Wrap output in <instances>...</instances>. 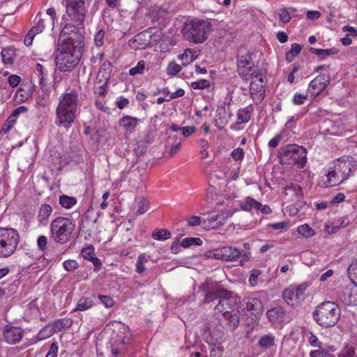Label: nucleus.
Returning a JSON list of instances; mask_svg holds the SVG:
<instances>
[{
	"mask_svg": "<svg viewBox=\"0 0 357 357\" xmlns=\"http://www.w3.org/2000/svg\"><path fill=\"white\" fill-rule=\"evenodd\" d=\"M307 98V94L296 92L293 97V103L296 105H303Z\"/></svg>",
	"mask_w": 357,
	"mask_h": 357,
	"instance_id": "obj_61",
	"label": "nucleus"
},
{
	"mask_svg": "<svg viewBox=\"0 0 357 357\" xmlns=\"http://www.w3.org/2000/svg\"><path fill=\"white\" fill-rule=\"evenodd\" d=\"M52 327L55 333H59L63 330H67L71 328L73 320L71 318L63 317L57 319L53 321L52 323Z\"/></svg>",
	"mask_w": 357,
	"mask_h": 357,
	"instance_id": "obj_28",
	"label": "nucleus"
},
{
	"mask_svg": "<svg viewBox=\"0 0 357 357\" xmlns=\"http://www.w3.org/2000/svg\"><path fill=\"white\" fill-rule=\"evenodd\" d=\"M220 291H207L205 295L204 303H209L211 302L218 301Z\"/></svg>",
	"mask_w": 357,
	"mask_h": 357,
	"instance_id": "obj_56",
	"label": "nucleus"
},
{
	"mask_svg": "<svg viewBox=\"0 0 357 357\" xmlns=\"http://www.w3.org/2000/svg\"><path fill=\"white\" fill-rule=\"evenodd\" d=\"M310 52L311 54H314L318 56L320 60H324L328 56L335 55L337 54L339 52V50L335 47L327 50L310 47Z\"/></svg>",
	"mask_w": 357,
	"mask_h": 357,
	"instance_id": "obj_30",
	"label": "nucleus"
},
{
	"mask_svg": "<svg viewBox=\"0 0 357 357\" xmlns=\"http://www.w3.org/2000/svg\"><path fill=\"white\" fill-rule=\"evenodd\" d=\"M266 317L272 325L275 326H281L290 321L289 316L280 306H276L268 310Z\"/></svg>",
	"mask_w": 357,
	"mask_h": 357,
	"instance_id": "obj_14",
	"label": "nucleus"
},
{
	"mask_svg": "<svg viewBox=\"0 0 357 357\" xmlns=\"http://www.w3.org/2000/svg\"><path fill=\"white\" fill-rule=\"evenodd\" d=\"M26 112L27 107L25 106H20L16 108L7 119V120L3 123L1 130V133L6 134L8 132L16 123L18 115L21 113H24Z\"/></svg>",
	"mask_w": 357,
	"mask_h": 357,
	"instance_id": "obj_22",
	"label": "nucleus"
},
{
	"mask_svg": "<svg viewBox=\"0 0 357 357\" xmlns=\"http://www.w3.org/2000/svg\"><path fill=\"white\" fill-rule=\"evenodd\" d=\"M260 206V202L251 197H247L240 203V206L243 211L250 212L252 209L257 210Z\"/></svg>",
	"mask_w": 357,
	"mask_h": 357,
	"instance_id": "obj_31",
	"label": "nucleus"
},
{
	"mask_svg": "<svg viewBox=\"0 0 357 357\" xmlns=\"http://www.w3.org/2000/svg\"><path fill=\"white\" fill-rule=\"evenodd\" d=\"M250 93L255 104H260L265 98L266 79L262 72L257 70L250 73Z\"/></svg>",
	"mask_w": 357,
	"mask_h": 357,
	"instance_id": "obj_9",
	"label": "nucleus"
},
{
	"mask_svg": "<svg viewBox=\"0 0 357 357\" xmlns=\"http://www.w3.org/2000/svg\"><path fill=\"white\" fill-rule=\"evenodd\" d=\"M198 54L196 51L191 49H186L181 54L178 55V59L181 60L183 66H185L193 62L197 57Z\"/></svg>",
	"mask_w": 357,
	"mask_h": 357,
	"instance_id": "obj_32",
	"label": "nucleus"
},
{
	"mask_svg": "<svg viewBox=\"0 0 357 357\" xmlns=\"http://www.w3.org/2000/svg\"><path fill=\"white\" fill-rule=\"evenodd\" d=\"M338 357H357L354 347L351 344L345 345L339 353Z\"/></svg>",
	"mask_w": 357,
	"mask_h": 357,
	"instance_id": "obj_46",
	"label": "nucleus"
},
{
	"mask_svg": "<svg viewBox=\"0 0 357 357\" xmlns=\"http://www.w3.org/2000/svg\"><path fill=\"white\" fill-rule=\"evenodd\" d=\"M170 139H174V143L170 147V153L173 155L180 150L181 142L176 135H174L172 137H170Z\"/></svg>",
	"mask_w": 357,
	"mask_h": 357,
	"instance_id": "obj_62",
	"label": "nucleus"
},
{
	"mask_svg": "<svg viewBox=\"0 0 357 357\" xmlns=\"http://www.w3.org/2000/svg\"><path fill=\"white\" fill-rule=\"evenodd\" d=\"M341 315L338 305L333 301H324L319 304L312 313L314 321L323 328L336 325Z\"/></svg>",
	"mask_w": 357,
	"mask_h": 357,
	"instance_id": "obj_6",
	"label": "nucleus"
},
{
	"mask_svg": "<svg viewBox=\"0 0 357 357\" xmlns=\"http://www.w3.org/2000/svg\"><path fill=\"white\" fill-rule=\"evenodd\" d=\"M330 82L331 77L328 74L319 75L310 82L307 93L315 98L326 89Z\"/></svg>",
	"mask_w": 357,
	"mask_h": 357,
	"instance_id": "obj_13",
	"label": "nucleus"
},
{
	"mask_svg": "<svg viewBox=\"0 0 357 357\" xmlns=\"http://www.w3.org/2000/svg\"><path fill=\"white\" fill-rule=\"evenodd\" d=\"M105 31L104 29H100L94 36V43L97 47H101L104 45V38Z\"/></svg>",
	"mask_w": 357,
	"mask_h": 357,
	"instance_id": "obj_52",
	"label": "nucleus"
},
{
	"mask_svg": "<svg viewBox=\"0 0 357 357\" xmlns=\"http://www.w3.org/2000/svg\"><path fill=\"white\" fill-rule=\"evenodd\" d=\"M231 112L229 107H226L225 103L222 102L217 106L215 111V125L219 129H223L229 123Z\"/></svg>",
	"mask_w": 357,
	"mask_h": 357,
	"instance_id": "obj_18",
	"label": "nucleus"
},
{
	"mask_svg": "<svg viewBox=\"0 0 357 357\" xmlns=\"http://www.w3.org/2000/svg\"><path fill=\"white\" fill-rule=\"evenodd\" d=\"M357 170V160L351 155H343L331 162L326 171L325 187H334L346 182Z\"/></svg>",
	"mask_w": 357,
	"mask_h": 357,
	"instance_id": "obj_1",
	"label": "nucleus"
},
{
	"mask_svg": "<svg viewBox=\"0 0 357 357\" xmlns=\"http://www.w3.org/2000/svg\"><path fill=\"white\" fill-rule=\"evenodd\" d=\"M81 255L84 259L90 260L95 256V249L93 245H89L86 248H84L81 250Z\"/></svg>",
	"mask_w": 357,
	"mask_h": 357,
	"instance_id": "obj_53",
	"label": "nucleus"
},
{
	"mask_svg": "<svg viewBox=\"0 0 357 357\" xmlns=\"http://www.w3.org/2000/svg\"><path fill=\"white\" fill-rule=\"evenodd\" d=\"M338 298L346 305H357V291H342Z\"/></svg>",
	"mask_w": 357,
	"mask_h": 357,
	"instance_id": "obj_29",
	"label": "nucleus"
},
{
	"mask_svg": "<svg viewBox=\"0 0 357 357\" xmlns=\"http://www.w3.org/2000/svg\"><path fill=\"white\" fill-rule=\"evenodd\" d=\"M188 226L195 227L202 225L203 226V220L199 216L192 215L185 218Z\"/></svg>",
	"mask_w": 357,
	"mask_h": 357,
	"instance_id": "obj_58",
	"label": "nucleus"
},
{
	"mask_svg": "<svg viewBox=\"0 0 357 357\" xmlns=\"http://www.w3.org/2000/svg\"><path fill=\"white\" fill-rule=\"evenodd\" d=\"M63 266L66 271L70 272L76 270L78 268L79 265L78 262L76 260L68 259L63 262Z\"/></svg>",
	"mask_w": 357,
	"mask_h": 357,
	"instance_id": "obj_54",
	"label": "nucleus"
},
{
	"mask_svg": "<svg viewBox=\"0 0 357 357\" xmlns=\"http://www.w3.org/2000/svg\"><path fill=\"white\" fill-rule=\"evenodd\" d=\"M75 229L76 223L73 219L58 216L50 225V237L54 243L63 245L72 240Z\"/></svg>",
	"mask_w": 357,
	"mask_h": 357,
	"instance_id": "obj_5",
	"label": "nucleus"
},
{
	"mask_svg": "<svg viewBox=\"0 0 357 357\" xmlns=\"http://www.w3.org/2000/svg\"><path fill=\"white\" fill-rule=\"evenodd\" d=\"M171 233L166 229H160L154 231L152 234V238L157 241H165L170 238Z\"/></svg>",
	"mask_w": 357,
	"mask_h": 357,
	"instance_id": "obj_41",
	"label": "nucleus"
},
{
	"mask_svg": "<svg viewBox=\"0 0 357 357\" xmlns=\"http://www.w3.org/2000/svg\"><path fill=\"white\" fill-rule=\"evenodd\" d=\"M278 158L282 165H296L301 169L307 162V151L303 146L290 144L280 147Z\"/></svg>",
	"mask_w": 357,
	"mask_h": 357,
	"instance_id": "obj_7",
	"label": "nucleus"
},
{
	"mask_svg": "<svg viewBox=\"0 0 357 357\" xmlns=\"http://www.w3.org/2000/svg\"><path fill=\"white\" fill-rule=\"evenodd\" d=\"M190 86L195 90L207 89L208 91H212L214 89V86L211 85L208 80L204 79L191 82Z\"/></svg>",
	"mask_w": 357,
	"mask_h": 357,
	"instance_id": "obj_36",
	"label": "nucleus"
},
{
	"mask_svg": "<svg viewBox=\"0 0 357 357\" xmlns=\"http://www.w3.org/2000/svg\"><path fill=\"white\" fill-rule=\"evenodd\" d=\"M59 202L60 205L66 209L71 208L77 202V199L75 197H70L66 195H60Z\"/></svg>",
	"mask_w": 357,
	"mask_h": 357,
	"instance_id": "obj_35",
	"label": "nucleus"
},
{
	"mask_svg": "<svg viewBox=\"0 0 357 357\" xmlns=\"http://www.w3.org/2000/svg\"><path fill=\"white\" fill-rule=\"evenodd\" d=\"M41 14H38L36 17V24L31 29H34V33L36 34H38L40 33H42L45 26H46V21H49L47 19H44L41 17Z\"/></svg>",
	"mask_w": 357,
	"mask_h": 357,
	"instance_id": "obj_39",
	"label": "nucleus"
},
{
	"mask_svg": "<svg viewBox=\"0 0 357 357\" xmlns=\"http://www.w3.org/2000/svg\"><path fill=\"white\" fill-rule=\"evenodd\" d=\"M98 299L106 307H112L114 305V299L109 296L98 295Z\"/></svg>",
	"mask_w": 357,
	"mask_h": 357,
	"instance_id": "obj_55",
	"label": "nucleus"
},
{
	"mask_svg": "<svg viewBox=\"0 0 357 357\" xmlns=\"http://www.w3.org/2000/svg\"><path fill=\"white\" fill-rule=\"evenodd\" d=\"M241 255V251L232 246H224L213 250V256L215 259L225 261H236Z\"/></svg>",
	"mask_w": 357,
	"mask_h": 357,
	"instance_id": "obj_16",
	"label": "nucleus"
},
{
	"mask_svg": "<svg viewBox=\"0 0 357 357\" xmlns=\"http://www.w3.org/2000/svg\"><path fill=\"white\" fill-rule=\"evenodd\" d=\"M284 301L291 306H297L303 300V291H282Z\"/></svg>",
	"mask_w": 357,
	"mask_h": 357,
	"instance_id": "obj_25",
	"label": "nucleus"
},
{
	"mask_svg": "<svg viewBox=\"0 0 357 357\" xmlns=\"http://www.w3.org/2000/svg\"><path fill=\"white\" fill-rule=\"evenodd\" d=\"M139 122V119L136 117L123 116L119 121V126L126 132H132Z\"/></svg>",
	"mask_w": 357,
	"mask_h": 357,
	"instance_id": "obj_27",
	"label": "nucleus"
},
{
	"mask_svg": "<svg viewBox=\"0 0 357 357\" xmlns=\"http://www.w3.org/2000/svg\"><path fill=\"white\" fill-rule=\"evenodd\" d=\"M24 335L23 328L12 325H6L3 331L2 339L7 344H15L20 342Z\"/></svg>",
	"mask_w": 357,
	"mask_h": 357,
	"instance_id": "obj_15",
	"label": "nucleus"
},
{
	"mask_svg": "<svg viewBox=\"0 0 357 357\" xmlns=\"http://www.w3.org/2000/svg\"><path fill=\"white\" fill-rule=\"evenodd\" d=\"M212 30V24L208 20L192 17L183 23L181 33L186 41L201 44L208 39Z\"/></svg>",
	"mask_w": 357,
	"mask_h": 357,
	"instance_id": "obj_2",
	"label": "nucleus"
},
{
	"mask_svg": "<svg viewBox=\"0 0 357 357\" xmlns=\"http://www.w3.org/2000/svg\"><path fill=\"white\" fill-rule=\"evenodd\" d=\"M297 231L299 234L305 238L312 237L315 234L314 231L307 224L298 226L297 227Z\"/></svg>",
	"mask_w": 357,
	"mask_h": 357,
	"instance_id": "obj_43",
	"label": "nucleus"
},
{
	"mask_svg": "<svg viewBox=\"0 0 357 357\" xmlns=\"http://www.w3.org/2000/svg\"><path fill=\"white\" fill-rule=\"evenodd\" d=\"M224 351L222 345L213 346L210 350V357H221Z\"/></svg>",
	"mask_w": 357,
	"mask_h": 357,
	"instance_id": "obj_63",
	"label": "nucleus"
},
{
	"mask_svg": "<svg viewBox=\"0 0 357 357\" xmlns=\"http://www.w3.org/2000/svg\"><path fill=\"white\" fill-rule=\"evenodd\" d=\"M254 66L248 50L246 47H240L237 55V71L242 79H250V73L255 71Z\"/></svg>",
	"mask_w": 357,
	"mask_h": 357,
	"instance_id": "obj_11",
	"label": "nucleus"
},
{
	"mask_svg": "<svg viewBox=\"0 0 357 357\" xmlns=\"http://www.w3.org/2000/svg\"><path fill=\"white\" fill-rule=\"evenodd\" d=\"M93 299L91 296L82 297L77 302L75 311H84L93 306Z\"/></svg>",
	"mask_w": 357,
	"mask_h": 357,
	"instance_id": "obj_37",
	"label": "nucleus"
},
{
	"mask_svg": "<svg viewBox=\"0 0 357 357\" xmlns=\"http://www.w3.org/2000/svg\"><path fill=\"white\" fill-rule=\"evenodd\" d=\"M199 146L201 149L199 151L200 158L202 160H204L208 156V153L207 151L209 147L208 143L206 139H200L199 142Z\"/></svg>",
	"mask_w": 357,
	"mask_h": 357,
	"instance_id": "obj_49",
	"label": "nucleus"
},
{
	"mask_svg": "<svg viewBox=\"0 0 357 357\" xmlns=\"http://www.w3.org/2000/svg\"><path fill=\"white\" fill-rule=\"evenodd\" d=\"M252 113L251 106L241 108L238 110L236 121L234 125L231 126V129L241 130L244 128V125L250 121Z\"/></svg>",
	"mask_w": 357,
	"mask_h": 357,
	"instance_id": "obj_21",
	"label": "nucleus"
},
{
	"mask_svg": "<svg viewBox=\"0 0 357 357\" xmlns=\"http://www.w3.org/2000/svg\"><path fill=\"white\" fill-rule=\"evenodd\" d=\"M82 56L81 46L73 43H61L55 57L56 66L61 72H71L78 65Z\"/></svg>",
	"mask_w": 357,
	"mask_h": 357,
	"instance_id": "obj_4",
	"label": "nucleus"
},
{
	"mask_svg": "<svg viewBox=\"0 0 357 357\" xmlns=\"http://www.w3.org/2000/svg\"><path fill=\"white\" fill-rule=\"evenodd\" d=\"M19 242L20 235L16 229L0 227V258H8L13 255Z\"/></svg>",
	"mask_w": 357,
	"mask_h": 357,
	"instance_id": "obj_8",
	"label": "nucleus"
},
{
	"mask_svg": "<svg viewBox=\"0 0 357 357\" xmlns=\"http://www.w3.org/2000/svg\"><path fill=\"white\" fill-rule=\"evenodd\" d=\"M35 68L39 77V86L43 90H44L45 87L46 86V81L47 80V70L40 63H37Z\"/></svg>",
	"mask_w": 357,
	"mask_h": 357,
	"instance_id": "obj_33",
	"label": "nucleus"
},
{
	"mask_svg": "<svg viewBox=\"0 0 357 357\" xmlns=\"http://www.w3.org/2000/svg\"><path fill=\"white\" fill-rule=\"evenodd\" d=\"M78 105V93L72 90L63 94L56 107V124L69 128L74 122Z\"/></svg>",
	"mask_w": 357,
	"mask_h": 357,
	"instance_id": "obj_3",
	"label": "nucleus"
},
{
	"mask_svg": "<svg viewBox=\"0 0 357 357\" xmlns=\"http://www.w3.org/2000/svg\"><path fill=\"white\" fill-rule=\"evenodd\" d=\"M305 335L307 338L308 343L314 347H318L319 349L322 348V343L319 340L318 337L312 332H307Z\"/></svg>",
	"mask_w": 357,
	"mask_h": 357,
	"instance_id": "obj_48",
	"label": "nucleus"
},
{
	"mask_svg": "<svg viewBox=\"0 0 357 357\" xmlns=\"http://www.w3.org/2000/svg\"><path fill=\"white\" fill-rule=\"evenodd\" d=\"M274 344L275 336L273 335L272 334L262 335L258 341L259 347L264 349H269Z\"/></svg>",
	"mask_w": 357,
	"mask_h": 357,
	"instance_id": "obj_34",
	"label": "nucleus"
},
{
	"mask_svg": "<svg viewBox=\"0 0 357 357\" xmlns=\"http://www.w3.org/2000/svg\"><path fill=\"white\" fill-rule=\"evenodd\" d=\"M47 237L44 235H40L37 239V246L40 251L45 252L47 249Z\"/></svg>",
	"mask_w": 357,
	"mask_h": 357,
	"instance_id": "obj_60",
	"label": "nucleus"
},
{
	"mask_svg": "<svg viewBox=\"0 0 357 357\" xmlns=\"http://www.w3.org/2000/svg\"><path fill=\"white\" fill-rule=\"evenodd\" d=\"M53 208L51 205L47 204H43L38 210L37 214V220L39 225L45 227L49 223V219L52 213Z\"/></svg>",
	"mask_w": 357,
	"mask_h": 357,
	"instance_id": "obj_24",
	"label": "nucleus"
},
{
	"mask_svg": "<svg viewBox=\"0 0 357 357\" xmlns=\"http://www.w3.org/2000/svg\"><path fill=\"white\" fill-rule=\"evenodd\" d=\"M225 340V333L217 328L210 330L209 333L206 337V342L212 346L221 345Z\"/></svg>",
	"mask_w": 357,
	"mask_h": 357,
	"instance_id": "obj_23",
	"label": "nucleus"
},
{
	"mask_svg": "<svg viewBox=\"0 0 357 357\" xmlns=\"http://www.w3.org/2000/svg\"><path fill=\"white\" fill-rule=\"evenodd\" d=\"M278 15L280 20L283 23H288L291 19L290 13L287 8L280 9Z\"/></svg>",
	"mask_w": 357,
	"mask_h": 357,
	"instance_id": "obj_59",
	"label": "nucleus"
},
{
	"mask_svg": "<svg viewBox=\"0 0 357 357\" xmlns=\"http://www.w3.org/2000/svg\"><path fill=\"white\" fill-rule=\"evenodd\" d=\"M234 291H220L218 303L216 304L215 309L220 312H223L225 310H229L228 303L229 301L232 300L234 296H232Z\"/></svg>",
	"mask_w": 357,
	"mask_h": 357,
	"instance_id": "obj_26",
	"label": "nucleus"
},
{
	"mask_svg": "<svg viewBox=\"0 0 357 357\" xmlns=\"http://www.w3.org/2000/svg\"><path fill=\"white\" fill-rule=\"evenodd\" d=\"M55 333L52 324H48L43 328H42L38 334V337L40 340H45L50 337Z\"/></svg>",
	"mask_w": 357,
	"mask_h": 357,
	"instance_id": "obj_42",
	"label": "nucleus"
},
{
	"mask_svg": "<svg viewBox=\"0 0 357 357\" xmlns=\"http://www.w3.org/2000/svg\"><path fill=\"white\" fill-rule=\"evenodd\" d=\"M301 46L298 43H293L291 49L286 53L285 59L287 62H291L296 56H297L301 52Z\"/></svg>",
	"mask_w": 357,
	"mask_h": 357,
	"instance_id": "obj_38",
	"label": "nucleus"
},
{
	"mask_svg": "<svg viewBox=\"0 0 357 357\" xmlns=\"http://www.w3.org/2000/svg\"><path fill=\"white\" fill-rule=\"evenodd\" d=\"M146 261L145 255L144 254H141L139 255L137 263H136V272L139 274L143 273L146 268L144 266V264Z\"/></svg>",
	"mask_w": 357,
	"mask_h": 357,
	"instance_id": "obj_51",
	"label": "nucleus"
},
{
	"mask_svg": "<svg viewBox=\"0 0 357 357\" xmlns=\"http://www.w3.org/2000/svg\"><path fill=\"white\" fill-rule=\"evenodd\" d=\"M144 68L145 61L144 60H141L138 61V63L135 67L130 68L129 75L131 76H135L136 75H142L144 73Z\"/></svg>",
	"mask_w": 357,
	"mask_h": 357,
	"instance_id": "obj_47",
	"label": "nucleus"
},
{
	"mask_svg": "<svg viewBox=\"0 0 357 357\" xmlns=\"http://www.w3.org/2000/svg\"><path fill=\"white\" fill-rule=\"evenodd\" d=\"M348 276L352 284L357 287V268L349 267Z\"/></svg>",
	"mask_w": 357,
	"mask_h": 357,
	"instance_id": "obj_64",
	"label": "nucleus"
},
{
	"mask_svg": "<svg viewBox=\"0 0 357 357\" xmlns=\"http://www.w3.org/2000/svg\"><path fill=\"white\" fill-rule=\"evenodd\" d=\"M226 222L222 213H211L208 217L203 220V227L205 229H217Z\"/></svg>",
	"mask_w": 357,
	"mask_h": 357,
	"instance_id": "obj_20",
	"label": "nucleus"
},
{
	"mask_svg": "<svg viewBox=\"0 0 357 357\" xmlns=\"http://www.w3.org/2000/svg\"><path fill=\"white\" fill-rule=\"evenodd\" d=\"M310 357H335L334 355L328 352V351L325 350L324 348H321L320 349H317L314 351H312L310 354Z\"/></svg>",
	"mask_w": 357,
	"mask_h": 357,
	"instance_id": "obj_57",
	"label": "nucleus"
},
{
	"mask_svg": "<svg viewBox=\"0 0 357 357\" xmlns=\"http://www.w3.org/2000/svg\"><path fill=\"white\" fill-rule=\"evenodd\" d=\"M182 70L181 66L172 61L169 62L166 68V73L169 76H175L178 74Z\"/></svg>",
	"mask_w": 357,
	"mask_h": 357,
	"instance_id": "obj_44",
	"label": "nucleus"
},
{
	"mask_svg": "<svg viewBox=\"0 0 357 357\" xmlns=\"http://www.w3.org/2000/svg\"><path fill=\"white\" fill-rule=\"evenodd\" d=\"M220 321L227 330L234 331L239 325V311L237 310L224 311Z\"/></svg>",
	"mask_w": 357,
	"mask_h": 357,
	"instance_id": "obj_17",
	"label": "nucleus"
},
{
	"mask_svg": "<svg viewBox=\"0 0 357 357\" xmlns=\"http://www.w3.org/2000/svg\"><path fill=\"white\" fill-rule=\"evenodd\" d=\"M262 273L261 270L254 269L251 271L249 277V284L251 287H255L258 283V277Z\"/></svg>",
	"mask_w": 357,
	"mask_h": 357,
	"instance_id": "obj_50",
	"label": "nucleus"
},
{
	"mask_svg": "<svg viewBox=\"0 0 357 357\" xmlns=\"http://www.w3.org/2000/svg\"><path fill=\"white\" fill-rule=\"evenodd\" d=\"M203 243L202 240L200 238L197 237H188L182 240L181 245L183 248H188L192 245L200 246Z\"/></svg>",
	"mask_w": 357,
	"mask_h": 357,
	"instance_id": "obj_40",
	"label": "nucleus"
},
{
	"mask_svg": "<svg viewBox=\"0 0 357 357\" xmlns=\"http://www.w3.org/2000/svg\"><path fill=\"white\" fill-rule=\"evenodd\" d=\"M150 208V202L145 197H141L138 202V208L137 210V214L142 215L145 213Z\"/></svg>",
	"mask_w": 357,
	"mask_h": 357,
	"instance_id": "obj_45",
	"label": "nucleus"
},
{
	"mask_svg": "<svg viewBox=\"0 0 357 357\" xmlns=\"http://www.w3.org/2000/svg\"><path fill=\"white\" fill-rule=\"evenodd\" d=\"M284 198L287 202H301L303 199L302 188L296 183H291L283 188Z\"/></svg>",
	"mask_w": 357,
	"mask_h": 357,
	"instance_id": "obj_19",
	"label": "nucleus"
},
{
	"mask_svg": "<svg viewBox=\"0 0 357 357\" xmlns=\"http://www.w3.org/2000/svg\"><path fill=\"white\" fill-rule=\"evenodd\" d=\"M80 26L84 27L83 25H79L77 23H67L66 24L60 33L59 38L61 43H73L78 46H81L83 43L84 36L81 32Z\"/></svg>",
	"mask_w": 357,
	"mask_h": 357,
	"instance_id": "obj_12",
	"label": "nucleus"
},
{
	"mask_svg": "<svg viewBox=\"0 0 357 357\" xmlns=\"http://www.w3.org/2000/svg\"><path fill=\"white\" fill-rule=\"evenodd\" d=\"M64 5L70 20L79 25H83L86 14L85 0H64Z\"/></svg>",
	"mask_w": 357,
	"mask_h": 357,
	"instance_id": "obj_10",
	"label": "nucleus"
}]
</instances>
